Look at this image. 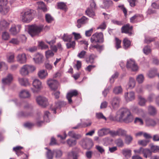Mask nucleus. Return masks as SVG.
Returning <instances> with one entry per match:
<instances>
[{"instance_id":"nucleus-1","label":"nucleus","mask_w":159,"mask_h":159,"mask_svg":"<svg viewBox=\"0 0 159 159\" xmlns=\"http://www.w3.org/2000/svg\"><path fill=\"white\" fill-rule=\"evenodd\" d=\"M115 119L119 121H123L126 123H129L133 121L134 117L129 110L122 108L117 112Z\"/></svg>"},{"instance_id":"nucleus-2","label":"nucleus","mask_w":159,"mask_h":159,"mask_svg":"<svg viewBox=\"0 0 159 159\" xmlns=\"http://www.w3.org/2000/svg\"><path fill=\"white\" fill-rule=\"evenodd\" d=\"M33 10L30 9L22 12L20 15L22 21L28 23L30 22L33 17Z\"/></svg>"},{"instance_id":"nucleus-3","label":"nucleus","mask_w":159,"mask_h":159,"mask_svg":"<svg viewBox=\"0 0 159 159\" xmlns=\"http://www.w3.org/2000/svg\"><path fill=\"white\" fill-rule=\"evenodd\" d=\"M43 28V25H33L30 26L28 29L29 33L32 37L38 35L42 31Z\"/></svg>"},{"instance_id":"nucleus-4","label":"nucleus","mask_w":159,"mask_h":159,"mask_svg":"<svg viewBox=\"0 0 159 159\" xmlns=\"http://www.w3.org/2000/svg\"><path fill=\"white\" fill-rule=\"evenodd\" d=\"M35 70V67L34 66L26 64L24 65L21 68L19 72L21 75L25 76L33 72Z\"/></svg>"},{"instance_id":"nucleus-5","label":"nucleus","mask_w":159,"mask_h":159,"mask_svg":"<svg viewBox=\"0 0 159 159\" xmlns=\"http://www.w3.org/2000/svg\"><path fill=\"white\" fill-rule=\"evenodd\" d=\"M32 84L34 88H31V90L34 93H38L43 88L42 82L39 79H35L34 80Z\"/></svg>"},{"instance_id":"nucleus-6","label":"nucleus","mask_w":159,"mask_h":159,"mask_svg":"<svg viewBox=\"0 0 159 159\" xmlns=\"http://www.w3.org/2000/svg\"><path fill=\"white\" fill-rule=\"evenodd\" d=\"M80 143L84 148L87 149H91L93 145L92 140L87 138L83 139L80 141Z\"/></svg>"},{"instance_id":"nucleus-7","label":"nucleus","mask_w":159,"mask_h":159,"mask_svg":"<svg viewBox=\"0 0 159 159\" xmlns=\"http://www.w3.org/2000/svg\"><path fill=\"white\" fill-rule=\"evenodd\" d=\"M103 35L102 33H96L92 35L91 38V42L93 43L103 42Z\"/></svg>"},{"instance_id":"nucleus-8","label":"nucleus","mask_w":159,"mask_h":159,"mask_svg":"<svg viewBox=\"0 0 159 159\" xmlns=\"http://www.w3.org/2000/svg\"><path fill=\"white\" fill-rule=\"evenodd\" d=\"M126 67L133 71H136L138 70V66L135 61L132 59L128 60L126 63Z\"/></svg>"},{"instance_id":"nucleus-9","label":"nucleus","mask_w":159,"mask_h":159,"mask_svg":"<svg viewBox=\"0 0 159 159\" xmlns=\"http://www.w3.org/2000/svg\"><path fill=\"white\" fill-rule=\"evenodd\" d=\"M36 100L37 103L43 107H46L48 104V100L45 97L39 96L36 98Z\"/></svg>"},{"instance_id":"nucleus-10","label":"nucleus","mask_w":159,"mask_h":159,"mask_svg":"<svg viewBox=\"0 0 159 159\" xmlns=\"http://www.w3.org/2000/svg\"><path fill=\"white\" fill-rule=\"evenodd\" d=\"M47 83L52 90H55L57 89L58 83L56 80L49 79L47 80Z\"/></svg>"},{"instance_id":"nucleus-11","label":"nucleus","mask_w":159,"mask_h":159,"mask_svg":"<svg viewBox=\"0 0 159 159\" xmlns=\"http://www.w3.org/2000/svg\"><path fill=\"white\" fill-rule=\"evenodd\" d=\"M120 98L118 97H115L112 98L110 102V103L113 109L118 107L119 106Z\"/></svg>"},{"instance_id":"nucleus-12","label":"nucleus","mask_w":159,"mask_h":159,"mask_svg":"<svg viewBox=\"0 0 159 159\" xmlns=\"http://www.w3.org/2000/svg\"><path fill=\"white\" fill-rule=\"evenodd\" d=\"M13 75L11 74H8L7 76L2 80V82L4 85H9L12 81L13 80Z\"/></svg>"},{"instance_id":"nucleus-13","label":"nucleus","mask_w":159,"mask_h":159,"mask_svg":"<svg viewBox=\"0 0 159 159\" xmlns=\"http://www.w3.org/2000/svg\"><path fill=\"white\" fill-rule=\"evenodd\" d=\"M78 94V93L76 90H72L68 93L66 95V98L69 103H71L72 102L71 98L73 96H76Z\"/></svg>"},{"instance_id":"nucleus-14","label":"nucleus","mask_w":159,"mask_h":159,"mask_svg":"<svg viewBox=\"0 0 159 159\" xmlns=\"http://www.w3.org/2000/svg\"><path fill=\"white\" fill-rule=\"evenodd\" d=\"M43 55L38 53L34 54L33 59L35 63L39 64L43 62Z\"/></svg>"},{"instance_id":"nucleus-15","label":"nucleus","mask_w":159,"mask_h":159,"mask_svg":"<svg viewBox=\"0 0 159 159\" xmlns=\"http://www.w3.org/2000/svg\"><path fill=\"white\" fill-rule=\"evenodd\" d=\"M132 110L134 112L142 117H144L146 113L142 109L139 108L137 106H134L133 107Z\"/></svg>"},{"instance_id":"nucleus-16","label":"nucleus","mask_w":159,"mask_h":159,"mask_svg":"<svg viewBox=\"0 0 159 159\" xmlns=\"http://www.w3.org/2000/svg\"><path fill=\"white\" fill-rule=\"evenodd\" d=\"M122 154L127 159L130 158L132 155V151L128 148H124L121 151Z\"/></svg>"},{"instance_id":"nucleus-17","label":"nucleus","mask_w":159,"mask_h":159,"mask_svg":"<svg viewBox=\"0 0 159 159\" xmlns=\"http://www.w3.org/2000/svg\"><path fill=\"white\" fill-rule=\"evenodd\" d=\"M17 61L20 63H25L26 61L27 58L26 54L24 53L20 54L16 57Z\"/></svg>"},{"instance_id":"nucleus-18","label":"nucleus","mask_w":159,"mask_h":159,"mask_svg":"<svg viewBox=\"0 0 159 159\" xmlns=\"http://www.w3.org/2000/svg\"><path fill=\"white\" fill-rule=\"evenodd\" d=\"M125 99L126 101L129 102L134 100L135 98L134 93L131 92L125 93L124 95Z\"/></svg>"},{"instance_id":"nucleus-19","label":"nucleus","mask_w":159,"mask_h":159,"mask_svg":"<svg viewBox=\"0 0 159 159\" xmlns=\"http://www.w3.org/2000/svg\"><path fill=\"white\" fill-rule=\"evenodd\" d=\"M20 28L21 26L20 25H18L17 26L13 25L11 28L10 31L11 34L13 35H16L19 33Z\"/></svg>"},{"instance_id":"nucleus-20","label":"nucleus","mask_w":159,"mask_h":159,"mask_svg":"<svg viewBox=\"0 0 159 159\" xmlns=\"http://www.w3.org/2000/svg\"><path fill=\"white\" fill-rule=\"evenodd\" d=\"M18 81L20 84L22 86H27L30 84L28 79L25 78H19Z\"/></svg>"},{"instance_id":"nucleus-21","label":"nucleus","mask_w":159,"mask_h":159,"mask_svg":"<svg viewBox=\"0 0 159 159\" xmlns=\"http://www.w3.org/2000/svg\"><path fill=\"white\" fill-rule=\"evenodd\" d=\"M132 29V26H130L128 24L123 26L121 28V31L122 33L129 34V35L131 34V31Z\"/></svg>"},{"instance_id":"nucleus-22","label":"nucleus","mask_w":159,"mask_h":159,"mask_svg":"<svg viewBox=\"0 0 159 159\" xmlns=\"http://www.w3.org/2000/svg\"><path fill=\"white\" fill-rule=\"evenodd\" d=\"M19 96L21 98H28L30 97V95L29 92L25 90H22L19 93Z\"/></svg>"},{"instance_id":"nucleus-23","label":"nucleus","mask_w":159,"mask_h":159,"mask_svg":"<svg viewBox=\"0 0 159 159\" xmlns=\"http://www.w3.org/2000/svg\"><path fill=\"white\" fill-rule=\"evenodd\" d=\"M38 74L39 77L41 79H45L48 75V73L47 71L44 70H39Z\"/></svg>"},{"instance_id":"nucleus-24","label":"nucleus","mask_w":159,"mask_h":159,"mask_svg":"<svg viewBox=\"0 0 159 159\" xmlns=\"http://www.w3.org/2000/svg\"><path fill=\"white\" fill-rule=\"evenodd\" d=\"M149 147L150 148V150L151 151L152 153L159 152V146L154 145L153 144L151 143L149 144Z\"/></svg>"},{"instance_id":"nucleus-25","label":"nucleus","mask_w":159,"mask_h":159,"mask_svg":"<svg viewBox=\"0 0 159 159\" xmlns=\"http://www.w3.org/2000/svg\"><path fill=\"white\" fill-rule=\"evenodd\" d=\"M157 69L156 68H153L151 69L147 73V75L149 78H152L156 75Z\"/></svg>"},{"instance_id":"nucleus-26","label":"nucleus","mask_w":159,"mask_h":159,"mask_svg":"<svg viewBox=\"0 0 159 159\" xmlns=\"http://www.w3.org/2000/svg\"><path fill=\"white\" fill-rule=\"evenodd\" d=\"M126 131L124 129H119L114 132V134L115 135L124 136L126 135Z\"/></svg>"},{"instance_id":"nucleus-27","label":"nucleus","mask_w":159,"mask_h":159,"mask_svg":"<svg viewBox=\"0 0 159 159\" xmlns=\"http://www.w3.org/2000/svg\"><path fill=\"white\" fill-rule=\"evenodd\" d=\"M149 113L151 115L154 116L157 113V110L156 107L150 105L148 108Z\"/></svg>"},{"instance_id":"nucleus-28","label":"nucleus","mask_w":159,"mask_h":159,"mask_svg":"<svg viewBox=\"0 0 159 159\" xmlns=\"http://www.w3.org/2000/svg\"><path fill=\"white\" fill-rule=\"evenodd\" d=\"M9 25V23L4 20H2L0 21V28L2 30L6 29Z\"/></svg>"},{"instance_id":"nucleus-29","label":"nucleus","mask_w":159,"mask_h":159,"mask_svg":"<svg viewBox=\"0 0 159 159\" xmlns=\"http://www.w3.org/2000/svg\"><path fill=\"white\" fill-rule=\"evenodd\" d=\"M10 7L8 6L2 7L0 6V13L3 15H6L9 11Z\"/></svg>"},{"instance_id":"nucleus-30","label":"nucleus","mask_w":159,"mask_h":159,"mask_svg":"<svg viewBox=\"0 0 159 159\" xmlns=\"http://www.w3.org/2000/svg\"><path fill=\"white\" fill-rule=\"evenodd\" d=\"M94 10L91 8H88L85 11L86 13L89 16L93 17L95 16Z\"/></svg>"},{"instance_id":"nucleus-31","label":"nucleus","mask_w":159,"mask_h":159,"mask_svg":"<svg viewBox=\"0 0 159 159\" xmlns=\"http://www.w3.org/2000/svg\"><path fill=\"white\" fill-rule=\"evenodd\" d=\"M72 38V35L68 34H64L62 37V39L65 42H70Z\"/></svg>"},{"instance_id":"nucleus-32","label":"nucleus","mask_w":159,"mask_h":159,"mask_svg":"<svg viewBox=\"0 0 159 159\" xmlns=\"http://www.w3.org/2000/svg\"><path fill=\"white\" fill-rule=\"evenodd\" d=\"M150 149L147 148L144 149L143 154V156L145 158H147L148 157H151L152 153Z\"/></svg>"},{"instance_id":"nucleus-33","label":"nucleus","mask_w":159,"mask_h":159,"mask_svg":"<svg viewBox=\"0 0 159 159\" xmlns=\"http://www.w3.org/2000/svg\"><path fill=\"white\" fill-rule=\"evenodd\" d=\"M135 85V81L134 78L130 77L129 81L128 84V88L132 89L134 87Z\"/></svg>"},{"instance_id":"nucleus-34","label":"nucleus","mask_w":159,"mask_h":159,"mask_svg":"<svg viewBox=\"0 0 159 159\" xmlns=\"http://www.w3.org/2000/svg\"><path fill=\"white\" fill-rule=\"evenodd\" d=\"M115 143L119 147L122 148L124 145V143L123 140L120 138L116 139L115 140Z\"/></svg>"},{"instance_id":"nucleus-35","label":"nucleus","mask_w":159,"mask_h":159,"mask_svg":"<svg viewBox=\"0 0 159 159\" xmlns=\"http://www.w3.org/2000/svg\"><path fill=\"white\" fill-rule=\"evenodd\" d=\"M66 143L69 146L71 147L76 144L77 141L76 140L69 139L66 140Z\"/></svg>"},{"instance_id":"nucleus-36","label":"nucleus","mask_w":159,"mask_h":159,"mask_svg":"<svg viewBox=\"0 0 159 159\" xmlns=\"http://www.w3.org/2000/svg\"><path fill=\"white\" fill-rule=\"evenodd\" d=\"M146 124L147 126H154L156 124V122L153 120L150 119H148L146 120Z\"/></svg>"},{"instance_id":"nucleus-37","label":"nucleus","mask_w":159,"mask_h":159,"mask_svg":"<svg viewBox=\"0 0 159 159\" xmlns=\"http://www.w3.org/2000/svg\"><path fill=\"white\" fill-rule=\"evenodd\" d=\"M68 159H77V155L73 150L68 153Z\"/></svg>"},{"instance_id":"nucleus-38","label":"nucleus","mask_w":159,"mask_h":159,"mask_svg":"<svg viewBox=\"0 0 159 159\" xmlns=\"http://www.w3.org/2000/svg\"><path fill=\"white\" fill-rule=\"evenodd\" d=\"M123 47L125 49H126L129 47L130 45V42L127 38H125L123 41Z\"/></svg>"},{"instance_id":"nucleus-39","label":"nucleus","mask_w":159,"mask_h":159,"mask_svg":"<svg viewBox=\"0 0 159 159\" xmlns=\"http://www.w3.org/2000/svg\"><path fill=\"white\" fill-rule=\"evenodd\" d=\"M113 92L116 94H120L122 92V89L120 86L116 87L113 89Z\"/></svg>"},{"instance_id":"nucleus-40","label":"nucleus","mask_w":159,"mask_h":159,"mask_svg":"<svg viewBox=\"0 0 159 159\" xmlns=\"http://www.w3.org/2000/svg\"><path fill=\"white\" fill-rule=\"evenodd\" d=\"M147 102L144 98L141 96L139 97V104L141 106H144L146 102Z\"/></svg>"},{"instance_id":"nucleus-41","label":"nucleus","mask_w":159,"mask_h":159,"mask_svg":"<svg viewBox=\"0 0 159 159\" xmlns=\"http://www.w3.org/2000/svg\"><path fill=\"white\" fill-rule=\"evenodd\" d=\"M89 48L90 49L92 50H93L94 48H96L98 51L100 52L102 50L103 47L102 46H100L98 45H91L89 47Z\"/></svg>"},{"instance_id":"nucleus-42","label":"nucleus","mask_w":159,"mask_h":159,"mask_svg":"<svg viewBox=\"0 0 159 159\" xmlns=\"http://www.w3.org/2000/svg\"><path fill=\"white\" fill-rule=\"evenodd\" d=\"M45 148L48 150L46 154L47 158L48 159H52L54 151H52L51 150L48 149L47 148Z\"/></svg>"},{"instance_id":"nucleus-43","label":"nucleus","mask_w":159,"mask_h":159,"mask_svg":"<svg viewBox=\"0 0 159 159\" xmlns=\"http://www.w3.org/2000/svg\"><path fill=\"white\" fill-rule=\"evenodd\" d=\"M22 148H23L21 146H17L13 148V150L16 152V153L17 156H19L20 154L23 153V152L20 151V150Z\"/></svg>"},{"instance_id":"nucleus-44","label":"nucleus","mask_w":159,"mask_h":159,"mask_svg":"<svg viewBox=\"0 0 159 159\" xmlns=\"http://www.w3.org/2000/svg\"><path fill=\"white\" fill-rule=\"evenodd\" d=\"M33 112L31 111L29 113H26L21 111L19 113L18 115L20 117H28L33 116Z\"/></svg>"},{"instance_id":"nucleus-45","label":"nucleus","mask_w":159,"mask_h":159,"mask_svg":"<svg viewBox=\"0 0 159 159\" xmlns=\"http://www.w3.org/2000/svg\"><path fill=\"white\" fill-rule=\"evenodd\" d=\"M37 4L38 5V8L42 9L43 11L45 12L47 11V9L46 8L44 3L43 2H37Z\"/></svg>"},{"instance_id":"nucleus-46","label":"nucleus","mask_w":159,"mask_h":159,"mask_svg":"<svg viewBox=\"0 0 159 159\" xmlns=\"http://www.w3.org/2000/svg\"><path fill=\"white\" fill-rule=\"evenodd\" d=\"M149 142V141L147 140H140L138 141V143L139 145L145 147L147 145Z\"/></svg>"},{"instance_id":"nucleus-47","label":"nucleus","mask_w":159,"mask_h":159,"mask_svg":"<svg viewBox=\"0 0 159 159\" xmlns=\"http://www.w3.org/2000/svg\"><path fill=\"white\" fill-rule=\"evenodd\" d=\"M125 136V143L129 145L132 141L133 139V137L130 135H126Z\"/></svg>"},{"instance_id":"nucleus-48","label":"nucleus","mask_w":159,"mask_h":159,"mask_svg":"<svg viewBox=\"0 0 159 159\" xmlns=\"http://www.w3.org/2000/svg\"><path fill=\"white\" fill-rule=\"evenodd\" d=\"M104 5L105 8H108L113 6V2L111 0H106L104 2Z\"/></svg>"},{"instance_id":"nucleus-49","label":"nucleus","mask_w":159,"mask_h":159,"mask_svg":"<svg viewBox=\"0 0 159 159\" xmlns=\"http://www.w3.org/2000/svg\"><path fill=\"white\" fill-rule=\"evenodd\" d=\"M54 55V53L51 50H48L45 52V56L47 59L52 57Z\"/></svg>"},{"instance_id":"nucleus-50","label":"nucleus","mask_w":159,"mask_h":159,"mask_svg":"<svg viewBox=\"0 0 159 159\" xmlns=\"http://www.w3.org/2000/svg\"><path fill=\"white\" fill-rule=\"evenodd\" d=\"M54 153L56 157L58 158L61 156L62 152L60 150L56 149L54 150Z\"/></svg>"},{"instance_id":"nucleus-51","label":"nucleus","mask_w":159,"mask_h":159,"mask_svg":"<svg viewBox=\"0 0 159 159\" xmlns=\"http://www.w3.org/2000/svg\"><path fill=\"white\" fill-rule=\"evenodd\" d=\"M45 19L46 21L48 23H51L53 20V18L49 14H47L45 15Z\"/></svg>"},{"instance_id":"nucleus-52","label":"nucleus","mask_w":159,"mask_h":159,"mask_svg":"<svg viewBox=\"0 0 159 159\" xmlns=\"http://www.w3.org/2000/svg\"><path fill=\"white\" fill-rule=\"evenodd\" d=\"M58 7L59 8L65 11L66 8V4L63 2H61L58 3Z\"/></svg>"},{"instance_id":"nucleus-53","label":"nucleus","mask_w":159,"mask_h":159,"mask_svg":"<svg viewBox=\"0 0 159 159\" xmlns=\"http://www.w3.org/2000/svg\"><path fill=\"white\" fill-rule=\"evenodd\" d=\"M144 77L142 74H140L136 78L137 81L139 83H142L144 80Z\"/></svg>"},{"instance_id":"nucleus-54","label":"nucleus","mask_w":159,"mask_h":159,"mask_svg":"<svg viewBox=\"0 0 159 159\" xmlns=\"http://www.w3.org/2000/svg\"><path fill=\"white\" fill-rule=\"evenodd\" d=\"M62 103V102H58L56 103V106L55 107H52L51 109L52 111H53V113H56V109L59 107H60L61 106V105Z\"/></svg>"},{"instance_id":"nucleus-55","label":"nucleus","mask_w":159,"mask_h":159,"mask_svg":"<svg viewBox=\"0 0 159 159\" xmlns=\"http://www.w3.org/2000/svg\"><path fill=\"white\" fill-rule=\"evenodd\" d=\"M86 52L84 50H82L77 55V57L80 58H84L86 55Z\"/></svg>"},{"instance_id":"nucleus-56","label":"nucleus","mask_w":159,"mask_h":159,"mask_svg":"<svg viewBox=\"0 0 159 159\" xmlns=\"http://www.w3.org/2000/svg\"><path fill=\"white\" fill-rule=\"evenodd\" d=\"M116 48L117 49L121 47L120 44L121 41L117 38H115Z\"/></svg>"},{"instance_id":"nucleus-57","label":"nucleus","mask_w":159,"mask_h":159,"mask_svg":"<svg viewBox=\"0 0 159 159\" xmlns=\"http://www.w3.org/2000/svg\"><path fill=\"white\" fill-rule=\"evenodd\" d=\"M88 18L85 16L82 17L81 19L77 20V23H80L82 25L87 22Z\"/></svg>"},{"instance_id":"nucleus-58","label":"nucleus","mask_w":159,"mask_h":159,"mask_svg":"<svg viewBox=\"0 0 159 159\" xmlns=\"http://www.w3.org/2000/svg\"><path fill=\"white\" fill-rule=\"evenodd\" d=\"M50 115V113L48 111H46L44 112V115L43 117L44 121L48 122L50 121L48 116Z\"/></svg>"},{"instance_id":"nucleus-59","label":"nucleus","mask_w":159,"mask_h":159,"mask_svg":"<svg viewBox=\"0 0 159 159\" xmlns=\"http://www.w3.org/2000/svg\"><path fill=\"white\" fill-rule=\"evenodd\" d=\"M70 43H66V46L67 48H74L75 43V41L69 42Z\"/></svg>"},{"instance_id":"nucleus-60","label":"nucleus","mask_w":159,"mask_h":159,"mask_svg":"<svg viewBox=\"0 0 159 159\" xmlns=\"http://www.w3.org/2000/svg\"><path fill=\"white\" fill-rule=\"evenodd\" d=\"M143 52L144 53H145L146 54H148L150 53L151 52V49L150 48V47L148 46H147L145 47L143 49Z\"/></svg>"},{"instance_id":"nucleus-61","label":"nucleus","mask_w":159,"mask_h":159,"mask_svg":"<svg viewBox=\"0 0 159 159\" xmlns=\"http://www.w3.org/2000/svg\"><path fill=\"white\" fill-rule=\"evenodd\" d=\"M134 123H138L141 125H142L143 124V120L139 117H136L135 118Z\"/></svg>"},{"instance_id":"nucleus-62","label":"nucleus","mask_w":159,"mask_h":159,"mask_svg":"<svg viewBox=\"0 0 159 159\" xmlns=\"http://www.w3.org/2000/svg\"><path fill=\"white\" fill-rule=\"evenodd\" d=\"M2 38L3 39L6 40L9 38V35L7 32H4L2 34Z\"/></svg>"},{"instance_id":"nucleus-63","label":"nucleus","mask_w":159,"mask_h":159,"mask_svg":"<svg viewBox=\"0 0 159 159\" xmlns=\"http://www.w3.org/2000/svg\"><path fill=\"white\" fill-rule=\"evenodd\" d=\"M155 97V95L153 94H149L147 100V101L149 102H152Z\"/></svg>"},{"instance_id":"nucleus-64","label":"nucleus","mask_w":159,"mask_h":159,"mask_svg":"<svg viewBox=\"0 0 159 159\" xmlns=\"http://www.w3.org/2000/svg\"><path fill=\"white\" fill-rule=\"evenodd\" d=\"M14 55L12 54L9 56L7 58V61L8 62L11 63L14 62Z\"/></svg>"}]
</instances>
